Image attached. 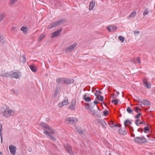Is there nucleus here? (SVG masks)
Returning <instances> with one entry per match:
<instances>
[{
  "instance_id": "1",
  "label": "nucleus",
  "mask_w": 155,
  "mask_h": 155,
  "mask_svg": "<svg viewBox=\"0 0 155 155\" xmlns=\"http://www.w3.org/2000/svg\"><path fill=\"white\" fill-rule=\"evenodd\" d=\"M39 124L41 127L45 128L47 130H45L44 131V134L49 136L51 139L55 140V139L51 135V134H53L55 133L56 132V131L53 129L51 127L48 126L46 123L44 122H42L40 123Z\"/></svg>"
},
{
  "instance_id": "2",
  "label": "nucleus",
  "mask_w": 155,
  "mask_h": 155,
  "mask_svg": "<svg viewBox=\"0 0 155 155\" xmlns=\"http://www.w3.org/2000/svg\"><path fill=\"white\" fill-rule=\"evenodd\" d=\"M3 116L9 117L11 116H14L15 115V110L9 107L6 108L3 112Z\"/></svg>"
},
{
  "instance_id": "3",
  "label": "nucleus",
  "mask_w": 155,
  "mask_h": 155,
  "mask_svg": "<svg viewBox=\"0 0 155 155\" xmlns=\"http://www.w3.org/2000/svg\"><path fill=\"white\" fill-rule=\"evenodd\" d=\"M9 76L11 78H14L16 79L18 78L21 76V74L18 70L12 71L9 73Z\"/></svg>"
},
{
  "instance_id": "4",
  "label": "nucleus",
  "mask_w": 155,
  "mask_h": 155,
  "mask_svg": "<svg viewBox=\"0 0 155 155\" xmlns=\"http://www.w3.org/2000/svg\"><path fill=\"white\" fill-rule=\"evenodd\" d=\"M134 141L136 143H145L147 141L143 137H138L134 138Z\"/></svg>"
},
{
  "instance_id": "5",
  "label": "nucleus",
  "mask_w": 155,
  "mask_h": 155,
  "mask_svg": "<svg viewBox=\"0 0 155 155\" xmlns=\"http://www.w3.org/2000/svg\"><path fill=\"white\" fill-rule=\"evenodd\" d=\"M78 119L75 117H68L65 120V122L66 124H73L77 122Z\"/></svg>"
},
{
  "instance_id": "6",
  "label": "nucleus",
  "mask_w": 155,
  "mask_h": 155,
  "mask_svg": "<svg viewBox=\"0 0 155 155\" xmlns=\"http://www.w3.org/2000/svg\"><path fill=\"white\" fill-rule=\"evenodd\" d=\"M63 22L62 20H60L56 21L54 23H51L48 25V28L49 29H51L54 27H55L57 26L60 25Z\"/></svg>"
},
{
  "instance_id": "7",
  "label": "nucleus",
  "mask_w": 155,
  "mask_h": 155,
  "mask_svg": "<svg viewBox=\"0 0 155 155\" xmlns=\"http://www.w3.org/2000/svg\"><path fill=\"white\" fill-rule=\"evenodd\" d=\"M77 43H74L73 44L70 45L69 47H68L67 48L65 49V51L66 52H71L74 48L77 46Z\"/></svg>"
},
{
  "instance_id": "8",
  "label": "nucleus",
  "mask_w": 155,
  "mask_h": 155,
  "mask_svg": "<svg viewBox=\"0 0 155 155\" xmlns=\"http://www.w3.org/2000/svg\"><path fill=\"white\" fill-rule=\"evenodd\" d=\"M69 103L67 100H64L61 102H60L58 104V106L59 107H61L63 106L67 105Z\"/></svg>"
},
{
  "instance_id": "9",
  "label": "nucleus",
  "mask_w": 155,
  "mask_h": 155,
  "mask_svg": "<svg viewBox=\"0 0 155 155\" xmlns=\"http://www.w3.org/2000/svg\"><path fill=\"white\" fill-rule=\"evenodd\" d=\"M62 31V28H60L54 32L52 34L51 37L53 38L58 36Z\"/></svg>"
},
{
  "instance_id": "10",
  "label": "nucleus",
  "mask_w": 155,
  "mask_h": 155,
  "mask_svg": "<svg viewBox=\"0 0 155 155\" xmlns=\"http://www.w3.org/2000/svg\"><path fill=\"white\" fill-rule=\"evenodd\" d=\"M9 149L11 153L13 155L15 154L16 147L15 146L11 145L9 147Z\"/></svg>"
},
{
  "instance_id": "11",
  "label": "nucleus",
  "mask_w": 155,
  "mask_h": 155,
  "mask_svg": "<svg viewBox=\"0 0 155 155\" xmlns=\"http://www.w3.org/2000/svg\"><path fill=\"white\" fill-rule=\"evenodd\" d=\"M66 150L70 153V155H74L71 146L68 145H67L65 146Z\"/></svg>"
},
{
  "instance_id": "12",
  "label": "nucleus",
  "mask_w": 155,
  "mask_h": 155,
  "mask_svg": "<svg viewBox=\"0 0 155 155\" xmlns=\"http://www.w3.org/2000/svg\"><path fill=\"white\" fill-rule=\"evenodd\" d=\"M107 28L109 32H111L116 30L117 29V27L115 25H111L108 26Z\"/></svg>"
},
{
  "instance_id": "13",
  "label": "nucleus",
  "mask_w": 155,
  "mask_h": 155,
  "mask_svg": "<svg viewBox=\"0 0 155 155\" xmlns=\"http://www.w3.org/2000/svg\"><path fill=\"white\" fill-rule=\"evenodd\" d=\"M64 84H69L74 82V80L72 78H65Z\"/></svg>"
},
{
  "instance_id": "14",
  "label": "nucleus",
  "mask_w": 155,
  "mask_h": 155,
  "mask_svg": "<svg viewBox=\"0 0 155 155\" xmlns=\"http://www.w3.org/2000/svg\"><path fill=\"white\" fill-rule=\"evenodd\" d=\"M95 0L91 1L89 4V11L91 10L95 6Z\"/></svg>"
},
{
  "instance_id": "15",
  "label": "nucleus",
  "mask_w": 155,
  "mask_h": 155,
  "mask_svg": "<svg viewBox=\"0 0 155 155\" xmlns=\"http://www.w3.org/2000/svg\"><path fill=\"white\" fill-rule=\"evenodd\" d=\"M76 102L74 101H72L71 104H70L69 108L71 110H74L75 109V105Z\"/></svg>"
},
{
  "instance_id": "16",
  "label": "nucleus",
  "mask_w": 155,
  "mask_h": 155,
  "mask_svg": "<svg viewBox=\"0 0 155 155\" xmlns=\"http://www.w3.org/2000/svg\"><path fill=\"white\" fill-rule=\"evenodd\" d=\"M65 78H58L56 80V82L59 84H64Z\"/></svg>"
},
{
  "instance_id": "17",
  "label": "nucleus",
  "mask_w": 155,
  "mask_h": 155,
  "mask_svg": "<svg viewBox=\"0 0 155 155\" xmlns=\"http://www.w3.org/2000/svg\"><path fill=\"white\" fill-rule=\"evenodd\" d=\"M143 82L145 86L148 88H149L151 86L150 84H148L147 79H145L143 80Z\"/></svg>"
},
{
  "instance_id": "18",
  "label": "nucleus",
  "mask_w": 155,
  "mask_h": 155,
  "mask_svg": "<svg viewBox=\"0 0 155 155\" xmlns=\"http://www.w3.org/2000/svg\"><path fill=\"white\" fill-rule=\"evenodd\" d=\"M85 108L88 110H91L93 107L92 104H85Z\"/></svg>"
},
{
  "instance_id": "19",
  "label": "nucleus",
  "mask_w": 155,
  "mask_h": 155,
  "mask_svg": "<svg viewBox=\"0 0 155 155\" xmlns=\"http://www.w3.org/2000/svg\"><path fill=\"white\" fill-rule=\"evenodd\" d=\"M136 11H133L132 12L131 14H130V15H129L127 17V18H131V17H134L135 15H136Z\"/></svg>"
},
{
  "instance_id": "20",
  "label": "nucleus",
  "mask_w": 155,
  "mask_h": 155,
  "mask_svg": "<svg viewBox=\"0 0 155 155\" xmlns=\"http://www.w3.org/2000/svg\"><path fill=\"white\" fill-rule=\"evenodd\" d=\"M132 124L131 121L127 119L124 122V124L125 126H127L128 125Z\"/></svg>"
},
{
  "instance_id": "21",
  "label": "nucleus",
  "mask_w": 155,
  "mask_h": 155,
  "mask_svg": "<svg viewBox=\"0 0 155 155\" xmlns=\"http://www.w3.org/2000/svg\"><path fill=\"white\" fill-rule=\"evenodd\" d=\"M20 30L23 31L24 33L26 34L27 31V27L22 26Z\"/></svg>"
},
{
  "instance_id": "22",
  "label": "nucleus",
  "mask_w": 155,
  "mask_h": 155,
  "mask_svg": "<svg viewBox=\"0 0 155 155\" xmlns=\"http://www.w3.org/2000/svg\"><path fill=\"white\" fill-rule=\"evenodd\" d=\"M29 67L32 71L34 72H36L37 71V68L33 65H30Z\"/></svg>"
},
{
  "instance_id": "23",
  "label": "nucleus",
  "mask_w": 155,
  "mask_h": 155,
  "mask_svg": "<svg viewBox=\"0 0 155 155\" xmlns=\"http://www.w3.org/2000/svg\"><path fill=\"white\" fill-rule=\"evenodd\" d=\"M5 17V14L4 13H0V22H1L4 19Z\"/></svg>"
},
{
  "instance_id": "24",
  "label": "nucleus",
  "mask_w": 155,
  "mask_h": 155,
  "mask_svg": "<svg viewBox=\"0 0 155 155\" xmlns=\"http://www.w3.org/2000/svg\"><path fill=\"white\" fill-rule=\"evenodd\" d=\"M97 99L99 101H103L104 100V97L103 96H101L100 95H96Z\"/></svg>"
},
{
  "instance_id": "25",
  "label": "nucleus",
  "mask_w": 155,
  "mask_h": 155,
  "mask_svg": "<svg viewBox=\"0 0 155 155\" xmlns=\"http://www.w3.org/2000/svg\"><path fill=\"white\" fill-rule=\"evenodd\" d=\"M26 61V59L25 57L24 56L21 57L20 59V62L24 63Z\"/></svg>"
},
{
  "instance_id": "26",
  "label": "nucleus",
  "mask_w": 155,
  "mask_h": 155,
  "mask_svg": "<svg viewBox=\"0 0 155 155\" xmlns=\"http://www.w3.org/2000/svg\"><path fill=\"white\" fill-rule=\"evenodd\" d=\"M150 104V102L147 100H143V104L146 105H149Z\"/></svg>"
},
{
  "instance_id": "27",
  "label": "nucleus",
  "mask_w": 155,
  "mask_h": 155,
  "mask_svg": "<svg viewBox=\"0 0 155 155\" xmlns=\"http://www.w3.org/2000/svg\"><path fill=\"white\" fill-rule=\"evenodd\" d=\"M118 132L120 134L123 135L126 134V132L122 129H120L118 130Z\"/></svg>"
},
{
  "instance_id": "28",
  "label": "nucleus",
  "mask_w": 155,
  "mask_h": 155,
  "mask_svg": "<svg viewBox=\"0 0 155 155\" xmlns=\"http://www.w3.org/2000/svg\"><path fill=\"white\" fill-rule=\"evenodd\" d=\"M89 113L92 115H95L97 113L96 111L94 110H90L89 111Z\"/></svg>"
},
{
  "instance_id": "29",
  "label": "nucleus",
  "mask_w": 155,
  "mask_h": 155,
  "mask_svg": "<svg viewBox=\"0 0 155 155\" xmlns=\"http://www.w3.org/2000/svg\"><path fill=\"white\" fill-rule=\"evenodd\" d=\"M45 35L44 34H41L40 35V36L39 37L38 39V40L39 41H40L41 40L45 37Z\"/></svg>"
},
{
  "instance_id": "30",
  "label": "nucleus",
  "mask_w": 155,
  "mask_h": 155,
  "mask_svg": "<svg viewBox=\"0 0 155 155\" xmlns=\"http://www.w3.org/2000/svg\"><path fill=\"white\" fill-rule=\"evenodd\" d=\"M118 100L116 99L113 100L111 101V102L114 104L115 105L117 104H118Z\"/></svg>"
},
{
  "instance_id": "31",
  "label": "nucleus",
  "mask_w": 155,
  "mask_h": 155,
  "mask_svg": "<svg viewBox=\"0 0 155 155\" xmlns=\"http://www.w3.org/2000/svg\"><path fill=\"white\" fill-rule=\"evenodd\" d=\"M127 111L129 114L132 113L133 111V110H131L130 108L129 107H127Z\"/></svg>"
},
{
  "instance_id": "32",
  "label": "nucleus",
  "mask_w": 155,
  "mask_h": 155,
  "mask_svg": "<svg viewBox=\"0 0 155 155\" xmlns=\"http://www.w3.org/2000/svg\"><path fill=\"white\" fill-rule=\"evenodd\" d=\"M119 39L120 40L122 43H123L124 41L125 38L121 36H119L118 37Z\"/></svg>"
},
{
  "instance_id": "33",
  "label": "nucleus",
  "mask_w": 155,
  "mask_h": 155,
  "mask_svg": "<svg viewBox=\"0 0 155 155\" xmlns=\"http://www.w3.org/2000/svg\"><path fill=\"white\" fill-rule=\"evenodd\" d=\"M18 0H10L9 1V4L13 5Z\"/></svg>"
},
{
  "instance_id": "34",
  "label": "nucleus",
  "mask_w": 155,
  "mask_h": 155,
  "mask_svg": "<svg viewBox=\"0 0 155 155\" xmlns=\"http://www.w3.org/2000/svg\"><path fill=\"white\" fill-rule=\"evenodd\" d=\"M109 124L111 127H113L115 126L114 122L112 121H110Z\"/></svg>"
},
{
  "instance_id": "35",
  "label": "nucleus",
  "mask_w": 155,
  "mask_h": 155,
  "mask_svg": "<svg viewBox=\"0 0 155 155\" xmlns=\"http://www.w3.org/2000/svg\"><path fill=\"white\" fill-rule=\"evenodd\" d=\"M133 59L136 60L138 62L139 64L141 63L140 59L139 57H137L135 58H134Z\"/></svg>"
},
{
  "instance_id": "36",
  "label": "nucleus",
  "mask_w": 155,
  "mask_h": 155,
  "mask_svg": "<svg viewBox=\"0 0 155 155\" xmlns=\"http://www.w3.org/2000/svg\"><path fill=\"white\" fill-rule=\"evenodd\" d=\"M148 13V9H145L144 12H143V15H147Z\"/></svg>"
},
{
  "instance_id": "37",
  "label": "nucleus",
  "mask_w": 155,
  "mask_h": 155,
  "mask_svg": "<svg viewBox=\"0 0 155 155\" xmlns=\"http://www.w3.org/2000/svg\"><path fill=\"white\" fill-rule=\"evenodd\" d=\"M135 110L137 113H138L141 110V109L138 107H136L135 108Z\"/></svg>"
},
{
  "instance_id": "38",
  "label": "nucleus",
  "mask_w": 155,
  "mask_h": 155,
  "mask_svg": "<svg viewBox=\"0 0 155 155\" xmlns=\"http://www.w3.org/2000/svg\"><path fill=\"white\" fill-rule=\"evenodd\" d=\"M78 131L79 133L81 134H82L83 133V130L81 128L78 129Z\"/></svg>"
},
{
  "instance_id": "39",
  "label": "nucleus",
  "mask_w": 155,
  "mask_h": 155,
  "mask_svg": "<svg viewBox=\"0 0 155 155\" xmlns=\"http://www.w3.org/2000/svg\"><path fill=\"white\" fill-rule=\"evenodd\" d=\"M98 94H102V92L100 91H96L95 93V95H98Z\"/></svg>"
},
{
  "instance_id": "40",
  "label": "nucleus",
  "mask_w": 155,
  "mask_h": 155,
  "mask_svg": "<svg viewBox=\"0 0 155 155\" xmlns=\"http://www.w3.org/2000/svg\"><path fill=\"white\" fill-rule=\"evenodd\" d=\"M108 113V111L107 110H106L104 111L103 112L104 115V116H106L107 115Z\"/></svg>"
},
{
  "instance_id": "41",
  "label": "nucleus",
  "mask_w": 155,
  "mask_h": 155,
  "mask_svg": "<svg viewBox=\"0 0 155 155\" xmlns=\"http://www.w3.org/2000/svg\"><path fill=\"white\" fill-rule=\"evenodd\" d=\"M139 121V120L138 119H137L135 120V124L137 126L139 125V124L138 122Z\"/></svg>"
},
{
  "instance_id": "42",
  "label": "nucleus",
  "mask_w": 155,
  "mask_h": 155,
  "mask_svg": "<svg viewBox=\"0 0 155 155\" xmlns=\"http://www.w3.org/2000/svg\"><path fill=\"white\" fill-rule=\"evenodd\" d=\"M84 100L87 101H89L91 100V99L90 97H88L85 98Z\"/></svg>"
},
{
  "instance_id": "43",
  "label": "nucleus",
  "mask_w": 155,
  "mask_h": 155,
  "mask_svg": "<svg viewBox=\"0 0 155 155\" xmlns=\"http://www.w3.org/2000/svg\"><path fill=\"white\" fill-rule=\"evenodd\" d=\"M141 115V114L140 113H139L137 114V115L135 116V118L137 119H138V118Z\"/></svg>"
},
{
  "instance_id": "44",
  "label": "nucleus",
  "mask_w": 155,
  "mask_h": 155,
  "mask_svg": "<svg viewBox=\"0 0 155 155\" xmlns=\"http://www.w3.org/2000/svg\"><path fill=\"white\" fill-rule=\"evenodd\" d=\"M138 103L140 104L141 106L142 105V104H143V101L140 100H138Z\"/></svg>"
},
{
  "instance_id": "45",
  "label": "nucleus",
  "mask_w": 155,
  "mask_h": 155,
  "mask_svg": "<svg viewBox=\"0 0 155 155\" xmlns=\"http://www.w3.org/2000/svg\"><path fill=\"white\" fill-rule=\"evenodd\" d=\"M102 124L105 127H106V124L105 121H103L102 122Z\"/></svg>"
},
{
  "instance_id": "46",
  "label": "nucleus",
  "mask_w": 155,
  "mask_h": 155,
  "mask_svg": "<svg viewBox=\"0 0 155 155\" xmlns=\"http://www.w3.org/2000/svg\"><path fill=\"white\" fill-rule=\"evenodd\" d=\"M134 32L135 35H137L139 33V31H135Z\"/></svg>"
},
{
  "instance_id": "47",
  "label": "nucleus",
  "mask_w": 155,
  "mask_h": 155,
  "mask_svg": "<svg viewBox=\"0 0 155 155\" xmlns=\"http://www.w3.org/2000/svg\"><path fill=\"white\" fill-rule=\"evenodd\" d=\"M0 40L1 42H2V43H3L4 42V41H2L3 40V39L2 38V36H0Z\"/></svg>"
},
{
  "instance_id": "48",
  "label": "nucleus",
  "mask_w": 155,
  "mask_h": 155,
  "mask_svg": "<svg viewBox=\"0 0 155 155\" xmlns=\"http://www.w3.org/2000/svg\"><path fill=\"white\" fill-rule=\"evenodd\" d=\"M144 129L145 130V131H146L149 130V128L148 127H145L144 128Z\"/></svg>"
},
{
  "instance_id": "49",
  "label": "nucleus",
  "mask_w": 155,
  "mask_h": 155,
  "mask_svg": "<svg viewBox=\"0 0 155 155\" xmlns=\"http://www.w3.org/2000/svg\"><path fill=\"white\" fill-rule=\"evenodd\" d=\"M87 97V95L86 94H85L84 95V97H83V98L84 99V100H85V99Z\"/></svg>"
},
{
  "instance_id": "50",
  "label": "nucleus",
  "mask_w": 155,
  "mask_h": 155,
  "mask_svg": "<svg viewBox=\"0 0 155 155\" xmlns=\"http://www.w3.org/2000/svg\"><path fill=\"white\" fill-rule=\"evenodd\" d=\"M15 29V27H13L11 29V31H13Z\"/></svg>"
},
{
  "instance_id": "51",
  "label": "nucleus",
  "mask_w": 155,
  "mask_h": 155,
  "mask_svg": "<svg viewBox=\"0 0 155 155\" xmlns=\"http://www.w3.org/2000/svg\"><path fill=\"white\" fill-rule=\"evenodd\" d=\"M94 103L95 104H97L98 103V102L97 101H94Z\"/></svg>"
},
{
  "instance_id": "52",
  "label": "nucleus",
  "mask_w": 155,
  "mask_h": 155,
  "mask_svg": "<svg viewBox=\"0 0 155 155\" xmlns=\"http://www.w3.org/2000/svg\"><path fill=\"white\" fill-rule=\"evenodd\" d=\"M116 93H117V95H119V94H120L119 92L118 91H116Z\"/></svg>"
},
{
  "instance_id": "53",
  "label": "nucleus",
  "mask_w": 155,
  "mask_h": 155,
  "mask_svg": "<svg viewBox=\"0 0 155 155\" xmlns=\"http://www.w3.org/2000/svg\"><path fill=\"white\" fill-rule=\"evenodd\" d=\"M139 124H143V123L141 121H140L139 123Z\"/></svg>"
},
{
  "instance_id": "54",
  "label": "nucleus",
  "mask_w": 155,
  "mask_h": 155,
  "mask_svg": "<svg viewBox=\"0 0 155 155\" xmlns=\"http://www.w3.org/2000/svg\"><path fill=\"white\" fill-rule=\"evenodd\" d=\"M106 155H111L110 153H109L107 154H106Z\"/></svg>"
},
{
  "instance_id": "55",
  "label": "nucleus",
  "mask_w": 155,
  "mask_h": 155,
  "mask_svg": "<svg viewBox=\"0 0 155 155\" xmlns=\"http://www.w3.org/2000/svg\"><path fill=\"white\" fill-rule=\"evenodd\" d=\"M57 92L56 91H55V92H54V94H57Z\"/></svg>"
},
{
  "instance_id": "56",
  "label": "nucleus",
  "mask_w": 155,
  "mask_h": 155,
  "mask_svg": "<svg viewBox=\"0 0 155 155\" xmlns=\"http://www.w3.org/2000/svg\"><path fill=\"white\" fill-rule=\"evenodd\" d=\"M115 126L117 127L118 126V125L117 124H115L114 125Z\"/></svg>"
},
{
  "instance_id": "57",
  "label": "nucleus",
  "mask_w": 155,
  "mask_h": 155,
  "mask_svg": "<svg viewBox=\"0 0 155 155\" xmlns=\"http://www.w3.org/2000/svg\"><path fill=\"white\" fill-rule=\"evenodd\" d=\"M133 62L134 63H137V62H136V61H134Z\"/></svg>"
},
{
  "instance_id": "58",
  "label": "nucleus",
  "mask_w": 155,
  "mask_h": 155,
  "mask_svg": "<svg viewBox=\"0 0 155 155\" xmlns=\"http://www.w3.org/2000/svg\"><path fill=\"white\" fill-rule=\"evenodd\" d=\"M0 154H2V152H0Z\"/></svg>"
},
{
  "instance_id": "59",
  "label": "nucleus",
  "mask_w": 155,
  "mask_h": 155,
  "mask_svg": "<svg viewBox=\"0 0 155 155\" xmlns=\"http://www.w3.org/2000/svg\"><path fill=\"white\" fill-rule=\"evenodd\" d=\"M1 141H2V138H1Z\"/></svg>"
},
{
  "instance_id": "60",
  "label": "nucleus",
  "mask_w": 155,
  "mask_h": 155,
  "mask_svg": "<svg viewBox=\"0 0 155 155\" xmlns=\"http://www.w3.org/2000/svg\"><path fill=\"white\" fill-rule=\"evenodd\" d=\"M84 1H86V0H84Z\"/></svg>"
}]
</instances>
